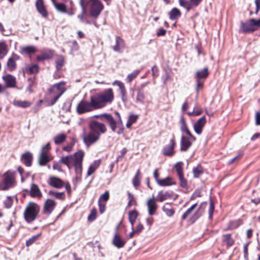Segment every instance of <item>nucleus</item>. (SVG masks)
<instances>
[{"instance_id":"obj_46","label":"nucleus","mask_w":260,"mask_h":260,"mask_svg":"<svg viewBox=\"0 0 260 260\" xmlns=\"http://www.w3.org/2000/svg\"><path fill=\"white\" fill-rule=\"evenodd\" d=\"M140 73V70H137L133 73L128 74L125 79L126 82L131 83L134 79H135Z\"/></svg>"},{"instance_id":"obj_14","label":"nucleus","mask_w":260,"mask_h":260,"mask_svg":"<svg viewBox=\"0 0 260 260\" xmlns=\"http://www.w3.org/2000/svg\"><path fill=\"white\" fill-rule=\"evenodd\" d=\"M156 201V200L154 197H152L149 199L147 202L146 205L149 215L150 216L154 215L157 209V205Z\"/></svg>"},{"instance_id":"obj_16","label":"nucleus","mask_w":260,"mask_h":260,"mask_svg":"<svg viewBox=\"0 0 260 260\" xmlns=\"http://www.w3.org/2000/svg\"><path fill=\"white\" fill-rule=\"evenodd\" d=\"M48 184L51 186L59 189L64 186V182L57 177L51 176L49 177Z\"/></svg>"},{"instance_id":"obj_23","label":"nucleus","mask_w":260,"mask_h":260,"mask_svg":"<svg viewBox=\"0 0 260 260\" xmlns=\"http://www.w3.org/2000/svg\"><path fill=\"white\" fill-rule=\"evenodd\" d=\"M209 72L208 67H205L202 70H198L196 72L194 78L196 80H203L205 81L209 76Z\"/></svg>"},{"instance_id":"obj_43","label":"nucleus","mask_w":260,"mask_h":260,"mask_svg":"<svg viewBox=\"0 0 260 260\" xmlns=\"http://www.w3.org/2000/svg\"><path fill=\"white\" fill-rule=\"evenodd\" d=\"M178 1L179 5L185 9L187 12L192 9L190 0H178Z\"/></svg>"},{"instance_id":"obj_13","label":"nucleus","mask_w":260,"mask_h":260,"mask_svg":"<svg viewBox=\"0 0 260 260\" xmlns=\"http://www.w3.org/2000/svg\"><path fill=\"white\" fill-rule=\"evenodd\" d=\"M130 92H131V96L134 99V94L136 92L137 95L136 98V103H143L145 100L144 91L142 88H131Z\"/></svg>"},{"instance_id":"obj_35","label":"nucleus","mask_w":260,"mask_h":260,"mask_svg":"<svg viewBox=\"0 0 260 260\" xmlns=\"http://www.w3.org/2000/svg\"><path fill=\"white\" fill-rule=\"evenodd\" d=\"M222 242L228 247L232 246L235 242L234 240L231 237V234H225L222 236Z\"/></svg>"},{"instance_id":"obj_60","label":"nucleus","mask_w":260,"mask_h":260,"mask_svg":"<svg viewBox=\"0 0 260 260\" xmlns=\"http://www.w3.org/2000/svg\"><path fill=\"white\" fill-rule=\"evenodd\" d=\"M96 209H93L91 210L90 214L88 215V219L89 221H93L96 218Z\"/></svg>"},{"instance_id":"obj_32","label":"nucleus","mask_w":260,"mask_h":260,"mask_svg":"<svg viewBox=\"0 0 260 260\" xmlns=\"http://www.w3.org/2000/svg\"><path fill=\"white\" fill-rule=\"evenodd\" d=\"M162 210L168 216H172L175 213V210L170 203H166L162 207Z\"/></svg>"},{"instance_id":"obj_62","label":"nucleus","mask_w":260,"mask_h":260,"mask_svg":"<svg viewBox=\"0 0 260 260\" xmlns=\"http://www.w3.org/2000/svg\"><path fill=\"white\" fill-rule=\"evenodd\" d=\"M140 173V171L138 170L137 172V173L134 177L133 180V185L135 186H138L139 185V175Z\"/></svg>"},{"instance_id":"obj_58","label":"nucleus","mask_w":260,"mask_h":260,"mask_svg":"<svg viewBox=\"0 0 260 260\" xmlns=\"http://www.w3.org/2000/svg\"><path fill=\"white\" fill-rule=\"evenodd\" d=\"M180 180V186L183 188H186L187 186V181L183 177V175L178 176Z\"/></svg>"},{"instance_id":"obj_40","label":"nucleus","mask_w":260,"mask_h":260,"mask_svg":"<svg viewBox=\"0 0 260 260\" xmlns=\"http://www.w3.org/2000/svg\"><path fill=\"white\" fill-rule=\"evenodd\" d=\"M65 61L64 57L62 55H58L56 56L55 60L56 68L57 70L61 69Z\"/></svg>"},{"instance_id":"obj_63","label":"nucleus","mask_w":260,"mask_h":260,"mask_svg":"<svg viewBox=\"0 0 260 260\" xmlns=\"http://www.w3.org/2000/svg\"><path fill=\"white\" fill-rule=\"evenodd\" d=\"M80 6L81 7V9H82V12H81V14L80 15H79L78 16V18L79 19H80V21L81 22H83V21L84 15L86 13V9H85L84 6H83L82 4H80Z\"/></svg>"},{"instance_id":"obj_21","label":"nucleus","mask_w":260,"mask_h":260,"mask_svg":"<svg viewBox=\"0 0 260 260\" xmlns=\"http://www.w3.org/2000/svg\"><path fill=\"white\" fill-rule=\"evenodd\" d=\"M125 242V241L118 233H116L114 234L112 240V244L114 246L117 248H121L124 246Z\"/></svg>"},{"instance_id":"obj_5","label":"nucleus","mask_w":260,"mask_h":260,"mask_svg":"<svg viewBox=\"0 0 260 260\" xmlns=\"http://www.w3.org/2000/svg\"><path fill=\"white\" fill-rule=\"evenodd\" d=\"M66 90V83L64 81L53 85L49 89V97L48 105H53Z\"/></svg>"},{"instance_id":"obj_48","label":"nucleus","mask_w":260,"mask_h":260,"mask_svg":"<svg viewBox=\"0 0 260 260\" xmlns=\"http://www.w3.org/2000/svg\"><path fill=\"white\" fill-rule=\"evenodd\" d=\"M197 203H195L192 205L189 208H188L186 211L182 215V218L184 220L189 216L192 213L193 210L196 207Z\"/></svg>"},{"instance_id":"obj_44","label":"nucleus","mask_w":260,"mask_h":260,"mask_svg":"<svg viewBox=\"0 0 260 260\" xmlns=\"http://www.w3.org/2000/svg\"><path fill=\"white\" fill-rule=\"evenodd\" d=\"M70 139V142L62 147V150L67 152H70L73 150V146L76 142V140L75 138H71Z\"/></svg>"},{"instance_id":"obj_59","label":"nucleus","mask_w":260,"mask_h":260,"mask_svg":"<svg viewBox=\"0 0 260 260\" xmlns=\"http://www.w3.org/2000/svg\"><path fill=\"white\" fill-rule=\"evenodd\" d=\"M196 90L197 92H199L200 89H201L203 87V85L204 84V81L200 80H196Z\"/></svg>"},{"instance_id":"obj_57","label":"nucleus","mask_w":260,"mask_h":260,"mask_svg":"<svg viewBox=\"0 0 260 260\" xmlns=\"http://www.w3.org/2000/svg\"><path fill=\"white\" fill-rule=\"evenodd\" d=\"M109 193L108 191H106L104 193L102 194L99 199V202H102V201L106 202L109 200Z\"/></svg>"},{"instance_id":"obj_3","label":"nucleus","mask_w":260,"mask_h":260,"mask_svg":"<svg viewBox=\"0 0 260 260\" xmlns=\"http://www.w3.org/2000/svg\"><path fill=\"white\" fill-rule=\"evenodd\" d=\"M93 102L96 108L100 109L111 104L114 99V94L112 88H107L101 92L92 95Z\"/></svg>"},{"instance_id":"obj_36","label":"nucleus","mask_w":260,"mask_h":260,"mask_svg":"<svg viewBox=\"0 0 260 260\" xmlns=\"http://www.w3.org/2000/svg\"><path fill=\"white\" fill-rule=\"evenodd\" d=\"M67 139V136L64 134H58L53 137V140L56 145H60L63 143Z\"/></svg>"},{"instance_id":"obj_26","label":"nucleus","mask_w":260,"mask_h":260,"mask_svg":"<svg viewBox=\"0 0 260 260\" xmlns=\"http://www.w3.org/2000/svg\"><path fill=\"white\" fill-rule=\"evenodd\" d=\"M37 51L36 48L34 46H26L20 48V53L22 55H30Z\"/></svg>"},{"instance_id":"obj_15","label":"nucleus","mask_w":260,"mask_h":260,"mask_svg":"<svg viewBox=\"0 0 260 260\" xmlns=\"http://www.w3.org/2000/svg\"><path fill=\"white\" fill-rule=\"evenodd\" d=\"M112 85H117L118 87L122 101L124 102H126L127 101V96L126 89L124 83L120 81L115 80L112 83Z\"/></svg>"},{"instance_id":"obj_42","label":"nucleus","mask_w":260,"mask_h":260,"mask_svg":"<svg viewBox=\"0 0 260 260\" xmlns=\"http://www.w3.org/2000/svg\"><path fill=\"white\" fill-rule=\"evenodd\" d=\"M50 160V155L40 154L39 157V163L41 166L46 165Z\"/></svg>"},{"instance_id":"obj_52","label":"nucleus","mask_w":260,"mask_h":260,"mask_svg":"<svg viewBox=\"0 0 260 260\" xmlns=\"http://www.w3.org/2000/svg\"><path fill=\"white\" fill-rule=\"evenodd\" d=\"M175 168L177 172V174H178V176L183 175V169H182V163L181 162H177L176 164Z\"/></svg>"},{"instance_id":"obj_55","label":"nucleus","mask_w":260,"mask_h":260,"mask_svg":"<svg viewBox=\"0 0 260 260\" xmlns=\"http://www.w3.org/2000/svg\"><path fill=\"white\" fill-rule=\"evenodd\" d=\"M40 234H37L36 235H35L32 236L31 238L29 239L26 242V245L27 246H29L31 245L33 243H34L39 237L40 236Z\"/></svg>"},{"instance_id":"obj_38","label":"nucleus","mask_w":260,"mask_h":260,"mask_svg":"<svg viewBox=\"0 0 260 260\" xmlns=\"http://www.w3.org/2000/svg\"><path fill=\"white\" fill-rule=\"evenodd\" d=\"M39 71V67L37 64H31L25 68V72L29 75L36 74Z\"/></svg>"},{"instance_id":"obj_6","label":"nucleus","mask_w":260,"mask_h":260,"mask_svg":"<svg viewBox=\"0 0 260 260\" xmlns=\"http://www.w3.org/2000/svg\"><path fill=\"white\" fill-rule=\"evenodd\" d=\"M260 28V18L256 20L250 18L245 22L241 21L240 24L239 32L243 34L252 33Z\"/></svg>"},{"instance_id":"obj_39","label":"nucleus","mask_w":260,"mask_h":260,"mask_svg":"<svg viewBox=\"0 0 260 260\" xmlns=\"http://www.w3.org/2000/svg\"><path fill=\"white\" fill-rule=\"evenodd\" d=\"M55 9L59 12L62 13H67V9L66 5L63 3H56V1L53 3Z\"/></svg>"},{"instance_id":"obj_30","label":"nucleus","mask_w":260,"mask_h":260,"mask_svg":"<svg viewBox=\"0 0 260 260\" xmlns=\"http://www.w3.org/2000/svg\"><path fill=\"white\" fill-rule=\"evenodd\" d=\"M171 193L168 191H160L158 192L156 200L162 202L171 198Z\"/></svg>"},{"instance_id":"obj_7","label":"nucleus","mask_w":260,"mask_h":260,"mask_svg":"<svg viewBox=\"0 0 260 260\" xmlns=\"http://www.w3.org/2000/svg\"><path fill=\"white\" fill-rule=\"evenodd\" d=\"M40 211L39 206L34 202L29 203L25 207L24 212V217L25 221L30 223L34 221Z\"/></svg>"},{"instance_id":"obj_2","label":"nucleus","mask_w":260,"mask_h":260,"mask_svg":"<svg viewBox=\"0 0 260 260\" xmlns=\"http://www.w3.org/2000/svg\"><path fill=\"white\" fill-rule=\"evenodd\" d=\"M90 131L83 138L84 143L89 146L99 140L102 134L106 132V127L104 124L95 120L91 121L89 125Z\"/></svg>"},{"instance_id":"obj_51","label":"nucleus","mask_w":260,"mask_h":260,"mask_svg":"<svg viewBox=\"0 0 260 260\" xmlns=\"http://www.w3.org/2000/svg\"><path fill=\"white\" fill-rule=\"evenodd\" d=\"M193 173L194 177H199L203 173V169L201 166H198L193 169Z\"/></svg>"},{"instance_id":"obj_41","label":"nucleus","mask_w":260,"mask_h":260,"mask_svg":"<svg viewBox=\"0 0 260 260\" xmlns=\"http://www.w3.org/2000/svg\"><path fill=\"white\" fill-rule=\"evenodd\" d=\"M8 51V46L5 42H0V59H3L7 54Z\"/></svg>"},{"instance_id":"obj_22","label":"nucleus","mask_w":260,"mask_h":260,"mask_svg":"<svg viewBox=\"0 0 260 260\" xmlns=\"http://www.w3.org/2000/svg\"><path fill=\"white\" fill-rule=\"evenodd\" d=\"M193 141L190 137H186L182 136L181 140L180 150L182 151H186L191 146L192 142Z\"/></svg>"},{"instance_id":"obj_27","label":"nucleus","mask_w":260,"mask_h":260,"mask_svg":"<svg viewBox=\"0 0 260 260\" xmlns=\"http://www.w3.org/2000/svg\"><path fill=\"white\" fill-rule=\"evenodd\" d=\"M180 124H181V126H180L181 131L182 132L186 133V134L188 136L190 137V138L193 141H195L196 140V138H195V137L193 136H192L191 135V134L190 133V132L188 130V129L187 128V125H186L185 119H184V117L183 116H182L181 117L180 120Z\"/></svg>"},{"instance_id":"obj_19","label":"nucleus","mask_w":260,"mask_h":260,"mask_svg":"<svg viewBox=\"0 0 260 260\" xmlns=\"http://www.w3.org/2000/svg\"><path fill=\"white\" fill-rule=\"evenodd\" d=\"M125 47V42L123 39L119 36L115 37V45L112 47L113 50L117 52H122Z\"/></svg>"},{"instance_id":"obj_64","label":"nucleus","mask_w":260,"mask_h":260,"mask_svg":"<svg viewBox=\"0 0 260 260\" xmlns=\"http://www.w3.org/2000/svg\"><path fill=\"white\" fill-rule=\"evenodd\" d=\"M79 49V45L76 41L74 40L72 42L71 50L76 51Z\"/></svg>"},{"instance_id":"obj_47","label":"nucleus","mask_w":260,"mask_h":260,"mask_svg":"<svg viewBox=\"0 0 260 260\" xmlns=\"http://www.w3.org/2000/svg\"><path fill=\"white\" fill-rule=\"evenodd\" d=\"M14 105L22 108H27L30 105V103L26 101L15 100Z\"/></svg>"},{"instance_id":"obj_9","label":"nucleus","mask_w":260,"mask_h":260,"mask_svg":"<svg viewBox=\"0 0 260 260\" xmlns=\"http://www.w3.org/2000/svg\"><path fill=\"white\" fill-rule=\"evenodd\" d=\"M15 184V173L10 171L3 175V181L0 183V190H6Z\"/></svg>"},{"instance_id":"obj_34","label":"nucleus","mask_w":260,"mask_h":260,"mask_svg":"<svg viewBox=\"0 0 260 260\" xmlns=\"http://www.w3.org/2000/svg\"><path fill=\"white\" fill-rule=\"evenodd\" d=\"M101 163L100 160H96L94 161L89 166L87 175V176L92 175L95 171L98 168Z\"/></svg>"},{"instance_id":"obj_45","label":"nucleus","mask_w":260,"mask_h":260,"mask_svg":"<svg viewBox=\"0 0 260 260\" xmlns=\"http://www.w3.org/2000/svg\"><path fill=\"white\" fill-rule=\"evenodd\" d=\"M138 119V115H129L128 116L126 126L127 128H130L132 124L135 123Z\"/></svg>"},{"instance_id":"obj_29","label":"nucleus","mask_w":260,"mask_h":260,"mask_svg":"<svg viewBox=\"0 0 260 260\" xmlns=\"http://www.w3.org/2000/svg\"><path fill=\"white\" fill-rule=\"evenodd\" d=\"M157 183L161 186H167L175 184V182L172 177H167L164 179H160Z\"/></svg>"},{"instance_id":"obj_1","label":"nucleus","mask_w":260,"mask_h":260,"mask_svg":"<svg viewBox=\"0 0 260 260\" xmlns=\"http://www.w3.org/2000/svg\"><path fill=\"white\" fill-rule=\"evenodd\" d=\"M84 156V152L80 150L73 155L63 156L60 161L67 165L69 169L74 167L76 174V179L81 177L82 171V160Z\"/></svg>"},{"instance_id":"obj_18","label":"nucleus","mask_w":260,"mask_h":260,"mask_svg":"<svg viewBox=\"0 0 260 260\" xmlns=\"http://www.w3.org/2000/svg\"><path fill=\"white\" fill-rule=\"evenodd\" d=\"M3 79L5 82L6 86L5 88H13L16 86V78L11 75H7L3 76Z\"/></svg>"},{"instance_id":"obj_25","label":"nucleus","mask_w":260,"mask_h":260,"mask_svg":"<svg viewBox=\"0 0 260 260\" xmlns=\"http://www.w3.org/2000/svg\"><path fill=\"white\" fill-rule=\"evenodd\" d=\"M30 195L32 198L41 199L42 193L38 186L35 184H32L30 187Z\"/></svg>"},{"instance_id":"obj_31","label":"nucleus","mask_w":260,"mask_h":260,"mask_svg":"<svg viewBox=\"0 0 260 260\" xmlns=\"http://www.w3.org/2000/svg\"><path fill=\"white\" fill-rule=\"evenodd\" d=\"M181 15L180 11L177 8H173L169 13L170 19L175 20L180 17Z\"/></svg>"},{"instance_id":"obj_37","label":"nucleus","mask_w":260,"mask_h":260,"mask_svg":"<svg viewBox=\"0 0 260 260\" xmlns=\"http://www.w3.org/2000/svg\"><path fill=\"white\" fill-rule=\"evenodd\" d=\"M138 216V212L136 210H133L128 213V220L132 225V229L134 228V224Z\"/></svg>"},{"instance_id":"obj_17","label":"nucleus","mask_w":260,"mask_h":260,"mask_svg":"<svg viewBox=\"0 0 260 260\" xmlns=\"http://www.w3.org/2000/svg\"><path fill=\"white\" fill-rule=\"evenodd\" d=\"M206 123V119L205 116H203L193 124V128L195 132L200 135L202 132V129Z\"/></svg>"},{"instance_id":"obj_20","label":"nucleus","mask_w":260,"mask_h":260,"mask_svg":"<svg viewBox=\"0 0 260 260\" xmlns=\"http://www.w3.org/2000/svg\"><path fill=\"white\" fill-rule=\"evenodd\" d=\"M20 57L18 55L13 53L7 61V64L10 71H14L16 69V61L19 60Z\"/></svg>"},{"instance_id":"obj_61","label":"nucleus","mask_w":260,"mask_h":260,"mask_svg":"<svg viewBox=\"0 0 260 260\" xmlns=\"http://www.w3.org/2000/svg\"><path fill=\"white\" fill-rule=\"evenodd\" d=\"M241 224L240 220H237L235 221H232L230 223L229 228L230 229H236L239 226V225Z\"/></svg>"},{"instance_id":"obj_56","label":"nucleus","mask_w":260,"mask_h":260,"mask_svg":"<svg viewBox=\"0 0 260 260\" xmlns=\"http://www.w3.org/2000/svg\"><path fill=\"white\" fill-rule=\"evenodd\" d=\"M143 229V225L139 222L135 228L134 227L133 230L136 233V235H138L142 231Z\"/></svg>"},{"instance_id":"obj_8","label":"nucleus","mask_w":260,"mask_h":260,"mask_svg":"<svg viewBox=\"0 0 260 260\" xmlns=\"http://www.w3.org/2000/svg\"><path fill=\"white\" fill-rule=\"evenodd\" d=\"M113 132H116L118 134H120L123 130L122 122L120 115H103Z\"/></svg>"},{"instance_id":"obj_28","label":"nucleus","mask_w":260,"mask_h":260,"mask_svg":"<svg viewBox=\"0 0 260 260\" xmlns=\"http://www.w3.org/2000/svg\"><path fill=\"white\" fill-rule=\"evenodd\" d=\"M175 144L173 139L170 140V144L166 146L164 148V154L166 155L171 156L174 152V148Z\"/></svg>"},{"instance_id":"obj_49","label":"nucleus","mask_w":260,"mask_h":260,"mask_svg":"<svg viewBox=\"0 0 260 260\" xmlns=\"http://www.w3.org/2000/svg\"><path fill=\"white\" fill-rule=\"evenodd\" d=\"M48 194L50 196L55 197L58 199L63 200L64 198V194L63 192H58L53 191H49Z\"/></svg>"},{"instance_id":"obj_33","label":"nucleus","mask_w":260,"mask_h":260,"mask_svg":"<svg viewBox=\"0 0 260 260\" xmlns=\"http://www.w3.org/2000/svg\"><path fill=\"white\" fill-rule=\"evenodd\" d=\"M32 160V156L31 153L27 152L22 156V160L26 166H30Z\"/></svg>"},{"instance_id":"obj_4","label":"nucleus","mask_w":260,"mask_h":260,"mask_svg":"<svg viewBox=\"0 0 260 260\" xmlns=\"http://www.w3.org/2000/svg\"><path fill=\"white\" fill-rule=\"evenodd\" d=\"M85 9H88L90 15L97 18L104 8V5L100 0H80Z\"/></svg>"},{"instance_id":"obj_24","label":"nucleus","mask_w":260,"mask_h":260,"mask_svg":"<svg viewBox=\"0 0 260 260\" xmlns=\"http://www.w3.org/2000/svg\"><path fill=\"white\" fill-rule=\"evenodd\" d=\"M54 51L52 50H45L43 51L40 55L37 56L38 61H42L51 58L54 54Z\"/></svg>"},{"instance_id":"obj_11","label":"nucleus","mask_w":260,"mask_h":260,"mask_svg":"<svg viewBox=\"0 0 260 260\" xmlns=\"http://www.w3.org/2000/svg\"><path fill=\"white\" fill-rule=\"evenodd\" d=\"M35 6L38 12L43 18L45 19L48 18L49 13L47 11V7L45 4L44 0H36Z\"/></svg>"},{"instance_id":"obj_54","label":"nucleus","mask_w":260,"mask_h":260,"mask_svg":"<svg viewBox=\"0 0 260 260\" xmlns=\"http://www.w3.org/2000/svg\"><path fill=\"white\" fill-rule=\"evenodd\" d=\"M214 211V203L212 200H210V206L209 208L208 213H209V218L211 219L213 217V212Z\"/></svg>"},{"instance_id":"obj_53","label":"nucleus","mask_w":260,"mask_h":260,"mask_svg":"<svg viewBox=\"0 0 260 260\" xmlns=\"http://www.w3.org/2000/svg\"><path fill=\"white\" fill-rule=\"evenodd\" d=\"M127 194H128V199L127 207H129L133 205H136V201L135 200V198H134V196L132 194H131L129 192H128Z\"/></svg>"},{"instance_id":"obj_12","label":"nucleus","mask_w":260,"mask_h":260,"mask_svg":"<svg viewBox=\"0 0 260 260\" xmlns=\"http://www.w3.org/2000/svg\"><path fill=\"white\" fill-rule=\"evenodd\" d=\"M56 203L54 200L48 199L45 202L43 206V213L45 215H50L54 209Z\"/></svg>"},{"instance_id":"obj_10","label":"nucleus","mask_w":260,"mask_h":260,"mask_svg":"<svg viewBox=\"0 0 260 260\" xmlns=\"http://www.w3.org/2000/svg\"><path fill=\"white\" fill-rule=\"evenodd\" d=\"M92 96L90 97V102L82 100L78 105L77 111L79 113H83L90 112L94 109H98L96 106H94Z\"/></svg>"},{"instance_id":"obj_50","label":"nucleus","mask_w":260,"mask_h":260,"mask_svg":"<svg viewBox=\"0 0 260 260\" xmlns=\"http://www.w3.org/2000/svg\"><path fill=\"white\" fill-rule=\"evenodd\" d=\"M51 149V146L49 143H47L46 145L44 146L41 150L40 154L46 155H49V150Z\"/></svg>"}]
</instances>
